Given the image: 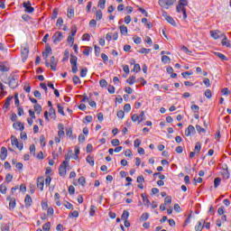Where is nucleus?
<instances>
[{
	"instance_id": "36",
	"label": "nucleus",
	"mask_w": 231,
	"mask_h": 231,
	"mask_svg": "<svg viewBox=\"0 0 231 231\" xmlns=\"http://www.w3.org/2000/svg\"><path fill=\"white\" fill-rule=\"evenodd\" d=\"M7 190H8V188H6V184L3 183L0 185V192L2 194H6Z\"/></svg>"
},
{
	"instance_id": "61",
	"label": "nucleus",
	"mask_w": 231,
	"mask_h": 231,
	"mask_svg": "<svg viewBox=\"0 0 231 231\" xmlns=\"http://www.w3.org/2000/svg\"><path fill=\"white\" fill-rule=\"evenodd\" d=\"M191 111H193L194 113H199V106L198 105H192Z\"/></svg>"
},
{
	"instance_id": "32",
	"label": "nucleus",
	"mask_w": 231,
	"mask_h": 231,
	"mask_svg": "<svg viewBox=\"0 0 231 231\" xmlns=\"http://www.w3.org/2000/svg\"><path fill=\"white\" fill-rule=\"evenodd\" d=\"M33 107H34V111L38 113V115H41V113L42 112V106L39 104H36L33 106Z\"/></svg>"
},
{
	"instance_id": "53",
	"label": "nucleus",
	"mask_w": 231,
	"mask_h": 231,
	"mask_svg": "<svg viewBox=\"0 0 231 231\" xmlns=\"http://www.w3.org/2000/svg\"><path fill=\"white\" fill-rule=\"evenodd\" d=\"M67 15H68L69 19H71L72 17L75 16V11L73 9H69Z\"/></svg>"
},
{
	"instance_id": "17",
	"label": "nucleus",
	"mask_w": 231,
	"mask_h": 231,
	"mask_svg": "<svg viewBox=\"0 0 231 231\" xmlns=\"http://www.w3.org/2000/svg\"><path fill=\"white\" fill-rule=\"evenodd\" d=\"M58 129H59V131H58V136H59L60 138H64V136H65V133H64V125H63V124H59V125H58Z\"/></svg>"
},
{
	"instance_id": "24",
	"label": "nucleus",
	"mask_w": 231,
	"mask_h": 231,
	"mask_svg": "<svg viewBox=\"0 0 231 231\" xmlns=\"http://www.w3.org/2000/svg\"><path fill=\"white\" fill-rule=\"evenodd\" d=\"M0 71L2 73H6V72L10 71V68L6 67V65H5V63L0 62Z\"/></svg>"
},
{
	"instance_id": "40",
	"label": "nucleus",
	"mask_w": 231,
	"mask_h": 231,
	"mask_svg": "<svg viewBox=\"0 0 231 231\" xmlns=\"http://www.w3.org/2000/svg\"><path fill=\"white\" fill-rule=\"evenodd\" d=\"M215 55L221 59V60H228V59L221 52H215Z\"/></svg>"
},
{
	"instance_id": "14",
	"label": "nucleus",
	"mask_w": 231,
	"mask_h": 231,
	"mask_svg": "<svg viewBox=\"0 0 231 231\" xmlns=\"http://www.w3.org/2000/svg\"><path fill=\"white\" fill-rule=\"evenodd\" d=\"M194 133H196V128L194 125H189L185 130V136H190V134H194Z\"/></svg>"
},
{
	"instance_id": "50",
	"label": "nucleus",
	"mask_w": 231,
	"mask_h": 231,
	"mask_svg": "<svg viewBox=\"0 0 231 231\" xmlns=\"http://www.w3.org/2000/svg\"><path fill=\"white\" fill-rule=\"evenodd\" d=\"M206 98H212V90L210 89H206L205 93H204Z\"/></svg>"
},
{
	"instance_id": "62",
	"label": "nucleus",
	"mask_w": 231,
	"mask_h": 231,
	"mask_svg": "<svg viewBox=\"0 0 231 231\" xmlns=\"http://www.w3.org/2000/svg\"><path fill=\"white\" fill-rule=\"evenodd\" d=\"M99 86H100L101 88H106V86H107V80H106V79H101V80L99 81Z\"/></svg>"
},
{
	"instance_id": "20",
	"label": "nucleus",
	"mask_w": 231,
	"mask_h": 231,
	"mask_svg": "<svg viewBox=\"0 0 231 231\" xmlns=\"http://www.w3.org/2000/svg\"><path fill=\"white\" fill-rule=\"evenodd\" d=\"M68 166H64L62 164H60V168H59V174L60 176H61L62 178H64L66 176L67 173V169Z\"/></svg>"
},
{
	"instance_id": "27",
	"label": "nucleus",
	"mask_w": 231,
	"mask_h": 231,
	"mask_svg": "<svg viewBox=\"0 0 231 231\" xmlns=\"http://www.w3.org/2000/svg\"><path fill=\"white\" fill-rule=\"evenodd\" d=\"M54 199L56 201V205L57 207H60V194H59V192H56L54 195Z\"/></svg>"
},
{
	"instance_id": "23",
	"label": "nucleus",
	"mask_w": 231,
	"mask_h": 231,
	"mask_svg": "<svg viewBox=\"0 0 231 231\" xmlns=\"http://www.w3.org/2000/svg\"><path fill=\"white\" fill-rule=\"evenodd\" d=\"M14 99V96H9L6 97L4 107L5 109H10V102Z\"/></svg>"
},
{
	"instance_id": "29",
	"label": "nucleus",
	"mask_w": 231,
	"mask_h": 231,
	"mask_svg": "<svg viewBox=\"0 0 231 231\" xmlns=\"http://www.w3.org/2000/svg\"><path fill=\"white\" fill-rule=\"evenodd\" d=\"M122 221H126L129 219V211L124 210L122 216H121Z\"/></svg>"
},
{
	"instance_id": "63",
	"label": "nucleus",
	"mask_w": 231,
	"mask_h": 231,
	"mask_svg": "<svg viewBox=\"0 0 231 231\" xmlns=\"http://www.w3.org/2000/svg\"><path fill=\"white\" fill-rule=\"evenodd\" d=\"M117 116L121 119L124 118L125 116V112H124V110L117 111Z\"/></svg>"
},
{
	"instance_id": "11",
	"label": "nucleus",
	"mask_w": 231,
	"mask_h": 231,
	"mask_svg": "<svg viewBox=\"0 0 231 231\" xmlns=\"http://www.w3.org/2000/svg\"><path fill=\"white\" fill-rule=\"evenodd\" d=\"M28 53H30V51L28 50V48L23 47L21 49V55H22L23 62H26V60L28 59Z\"/></svg>"
},
{
	"instance_id": "1",
	"label": "nucleus",
	"mask_w": 231,
	"mask_h": 231,
	"mask_svg": "<svg viewBox=\"0 0 231 231\" xmlns=\"http://www.w3.org/2000/svg\"><path fill=\"white\" fill-rule=\"evenodd\" d=\"M7 84L11 89H16L19 87V76L10 74Z\"/></svg>"
},
{
	"instance_id": "44",
	"label": "nucleus",
	"mask_w": 231,
	"mask_h": 231,
	"mask_svg": "<svg viewBox=\"0 0 231 231\" xmlns=\"http://www.w3.org/2000/svg\"><path fill=\"white\" fill-rule=\"evenodd\" d=\"M50 228H51V223L47 222L42 226L43 231H50Z\"/></svg>"
},
{
	"instance_id": "3",
	"label": "nucleus",
	"mask_w": 231,
	"mask_h": 231,
	"mask_svg": "<svg viewBox=\"0 0 231 231\" xmlns=\"http://www.w3.org/2000/svg\"><path fill=\"white\" fill-rule=\"evenodd\" d=\"M145 120V112L142 111L140 115L134 114L132 115V122H137L138 124L143 122Z\"/></svg>"
},
{
	"instance_id": "59",
	"label": "nucleus",
	"mask_w": 231,
	"mask_h": 231,
	"mask_svg": "<svg viewBox=\"0 0 231 231\" xmlns=\"http://www.w3.org/2000/svg\"><path fill=\"white\" fill-rule=\"evenodd\" d=\"M162 60L164 62V64H167V63L171 62V58H169V56L163 55L162 57Z\"/></svg>"
},
{
	"instance_id": "35",
	"label": "nucleus",
	"mask_w": 231,
	"mask_h": 231,
	"mask_svg": "<svg viewBox=\"0 0 231 231\" xmlns=\"http://www.w3.org/2000/svg\"><path fill=\"white\" fill-rule=\"evenodd\" d=\"M57 15H59V9L58 8H54L52 10V14L51 16V19H52L53 21H55V19L57 18Z\"/></svg>"
},
{
	"instance_id": "28",
	"label": "nucleus",
	"mask_w": 231,
	"mask_h": 231,
	"mask_svg": "<svg viewBox=\"0 0 231 231\" xmlns=\"http://www.w3.org/2000/svg\"><path fill=\"white\" fill-rule=\"evenodd\" d=\"M119 30H120V32H121L122 35H127V32H128L127 26L120 25Z\"/></svg>"
},
{
	"instance_id": "37",
	"label": "nucleus",
	"mask_w": 231,
	"mask_h": 231,
	"mask_svg": "<svg viewBox=\"0 0 231 231\" xmlns=\"http://www.w3.org/2000/svg\"><path fill=\"white\" fill-rule=\"evenodd\" d=\"M138 51H139V53H142L143 55H147V54L151 53V49L141 48Z\"/></svg>"
},
{
	"instance_id": "10",
	"label": "nucleus",
	"mask_w": 231,
	"mask_h": 231,
	"mask_svg": "<svg viewBox=\"0 0 231 231\" xmlns=\"http://www.w3.org/2000/svg\"><path fill=\"white\" fill-rule=\"evenodd\" d=\"M62 39H64V35H62V32H60L59 31L56 32L52 36L54 44H57V42H60V41H62Z\"/></svg>"
},
{
	"instance_id": "46",
	"label": "nucleus",
	"mask_w": 231,
	"mask_h": 231,
	"mask_svg": "<svg viewBox=\"0 0 231 231\" xmlns=\"http://www.w3.org/2000/svg\"><path fill=\"white\" fill-rule=\"evenodd\" d=\"M172 203V197L167 196L164 199V205H171Z\"/></svg>"
},
{
	"instance_id": "6",
	"label": "nucleus",
	"mask_w": 231,
	"mask_h": 231,
	"mask_svg": "<svg viewBox=\"0 0 231 231\" xmlns=\"http://www.w3.org/2000/svg\"><path fill=\"white\" fill-rule=\"evenodd\" d=\"M176 3V0H159V5L162 8L169 9V6H172Z\"/></svg>"
},
{
	"instance_id": "52",
	"label": "nucleus",
	"mask_w": 231,
	"mask_h": 231,
	"mask_svg": "<svg viewBox=\"0 0 231 231\" xmlns=\"http://www.w3.org/2000/svg\"><path fill=\"white\" fill-rule=\"evenodd\" d=\"M147 219H149V213H143L140 217V221H147Z\"/></svg>"
},
{
	"instance_id": "48",
	"label": "nucleus",
	"mask_w": 231,
	"mask_h": 231,
	"mask_svg": "<svg viewBox=\"0 0 231 231\" xmlns=\"http://www.w3.org/2000/svg\"><path fill=\"white\" fill-rule=\"evenodd\" d=\"M194 151L196 152L199 153V152L201 151V143H199V142L196 143Z\"/></svg>"
},
{
	"instance_id": "8",
	"label": "nucleus",
	"mask_w": 231,
	"mask_h": 231,
	"mask_svg": "<svg viewBox=\"0 0 231 231\" xmlns=\"http://www.w3.org/2000/svg\"><path fill=\"white\" fill-rule=\"evenodd\" d=\"M23 6L25 9L26 14H33L35 12V8L32 6V2L30 1L23 2Z\"/></svg>"
},
{
	"instance_id": "47",
	"label": "nucleus",
	"mask_w": 231,
	"mask_h": 231,
	"mask_svg": "<svg viewBox=\"0 0 231 231\" xmlns=\"http://www.w3.org/2000/svg\"><path fill=\"white\" fill-rule=\"evenodd\" d=\"M134 80H136V77L132 76L128 79H126L127 84H130V86H133L134 84Z\"/></svg>"
},
{
	"instance_id": "13",
	"label": "nucleus",
	"mask_w": 231,
	"mask_h": 231,
	"mask_svg": "<svg viewBox=\"0 0 231 231\" xmlns=\"http://www.w3.org/2000/svg\"><path fill=\"white\" fill-rule=\"evenodd\" d=\"M51 55V47L50 45L45 46V51L42 52V57L45 60H48V57Z\"/></svg>"
},
{
	"instance_id": "45",
	"label": "nucleus",
	"mask_w": 231,
	"mask_h": 231,
	"mask_svg": "<svg viewBox=\"0 0 231 231\" xmlns=\"http://www.w3.org/2000/svg\"><path fill=\"white\" fill-rule=\"evenodd\" d=\"M97 212V208L94 206V205H92L91 207H90V211H89V216L91 217H93L94 216H95V213Z\"/></svg>"
},
{
	"instance_id": "25",
	"label": "nucleus",
	"mask_w": 231,
	"mask_h": 231,
	"mask_svg": "<svg viewBox=\"0 0 231 231\" xmlns=\"http://www.w3.org/2000/svg\"><path fill=\"white\" fill-rule=\"evenodd\" d=\"M66 135L69 136V138H70V140H75V137L73 136V128H67Z\"/></svg>"
},
{
	"instance_id": "4",
	"label": "nucleus",
	"mask_w": 231,
	"mask_h": 231,
	"mask_svg": "<svg viewBox=\"0 0 231 231\" xmlns=\"http://www.w3.org/2000/svg\"><path fill=\"white\" fill-rule=\"evenodd\" d=\"M185 5H178L176 7V12H178V14H182V19L183 21L187 20V9L185 8Z\"/></svg>"
},
{
	"instance_id": "26",
	"label": "nucleus",
	"mask_w": 231,
	"mask_h": 231,
	"mask_svg": "<svg viewBox=\"0 0 231 231\" xmlns=\"http://www.w3.org/2000/svg\"><path fill=\"white\" fill-rule=\"evenodd\" d=\"M93 51L92 47H85V50L83 51V55H86V57H89V54Z\"/></svg>"
},
{
	"instance_id": "51",
	"label": "nucleus",
	"mask_w": 231,
	"mask_h": 231,
	"mask_svg": "<svg viewBox=\"0 0 231 231\" xmlns=\"http://www.w3.org/2000/svg\"><path fill=\"white\" fill-rule=\"evenodd\" d=\"M78 182L79 183V185H82V187H84V185H86V178H84L83 176L79 177Z\"/></svg>"
},
{
	"instance_id": "19",
	"label": "nucleus",
	"mask_w": 231,
	"mask_h": 231,
	"mask_svg": "<svg viewBox=\"0 0 231 231\" xmlns=\"http://www.w3.org/2000/svg\"><path fill=\"white\" fill-rule=\"evenodd\" d=\"M205 228V220H199L198 225L195 226L196 231H202Z\"/></svg>"
},
{
	"instance_id": "57",
	"label": "nucleus",
	"mask_w": 231,
	"mask_h": 231,
	"mask_svg": "<svg viewBox=\"0 0 231 231\" xmlns=\"http://www.w3.org/2000/svg\"><path fill=\"white\" fill-rule=\"evenodd\" d=\"M12 180H14V176L10 173H7L6 176H5L6 183H10V181H12Z\"/></svg>"
},
{
	"instance_id": "30",
	"label": "nucleus",
	"mask_w": 231,
	"mask_h": 231,
	"mask_svg": "<svg viewBox=\"0 0 231 231\" xmlns=\"http://www.w3.org/2000/svg\"><path fill=\"white\" fill-rule=\"evenodd\" d=\"M86 160H87V163H89V165H91V167H93L95 165V159L93 157H91L90 155L87 156Z\"/></svg>"
},
{
	"instance_id": "60",
	"label": "nucleus",
	"mask_w": 231,
	"mask_h": 231,
	"mask_svg": "<svg viewBox=\"0 0 231 231\" xmlns=\"http://www.w3.org/2000/svg\"><path fill=\"white\" fill-rule=\"evenodd\" d=\"M69 164V155H66L65 161L63 162V163H61V165L68 167Z\"/></svg>"
},
{
	"instance_id": "33",
	"label": "nucleus",
	"mask_w": 231,
	"mask_h": 231,
	"mask_svg": "<svg viewBox=\"0 0 231 231\" xmlns=\"http://www.w3.org/2000/svg\"><path fill=\"white\" fill-rule=\"evenodd\" d=\"M210 35L213 39H219V31H210Z\"/></svg>"
},
{
	"instance_id": "64",
	"label": "nucleus",
	"mask_w": 231,
	"mask_h": 231,
	"mask_svg": "<svg viewBox=\"0 0 231 231\" xmlns=\"http://www.w3.org/2000/svg\"><path fill=\"white\" fill-rule=\"evenodd\" d=\"M137 183H145V179L143 178V175H140L137 177Z\"/></svg>"
},
{
	"instance_id": "58",
	"label": "nucleus",
	"mask_w": 231,
	"mask_h": 231,
	"mask_svg": "<svg viewBox=\"0 0 231 231\" xmlns=\"http://www.w3.org/2000/svg\"><path fill=\"white\" fill-rule=\"evenodd\" d=\"M88 75V68H83L81 70H80V77L84 78Z\"/></svg>"
},
{
	"instance_id": "7",
	"label": "nucleus",
	"mask_w": 231,
	"mask_h": 231,
	"mask_svg": "<svg viewBox=\"0 0 231 231\" xmlns=\"http://www.w3.org/2000/svg\"><path fill=\"white\" fill-rule=\"evenodd\" d=\"M11 143L12 145H15V147L19 149V151H23L24 147L23 143H19V140L17 139V137H15V135L11 136Z\"/></svg>"
},
{
	"instance_id": "16",
	"label": "nucleus",
	"mask_w": 231,
	"mask_h": 231,
	"mask_svg": "<svg viewBox=\"0 0 231 231\" xmlns=\"http://www.w3.org/2000/svg\"><path fill=\"white\" fill-rule=\"evenodd\" d=\"M37 187L40 190H44V177H38Z\"/></svg>"
},
{
	"instance_id": "55",
	"label": "nucleus",
	"mask_w": 231,
	"mask_h": 231,
	"mask_svg": "<svg viewBox=\"0 0 231 231\" xmlns=\"http://www.w3.org/2000/svg\"><path fill=\"white\" fill-rule=\"evenodd\" d=\"M1 230L2 231H10V226H8V224H2Z\"/></svg>"
},
{
	"instance_id": "2",
	"label": "nucleus",
	"mask_w": 231,
	"mask_h": 231,
	"mask_svg": "<svg viewBox=\"0 0 231 231\" xmlns=\"http://www.w3.org/2000/svg\"><path fill=\"white\" fill-rule=\"evenodd\" d=\"M45 60L46 68H51L52 71H57V64H59V61L55 59V56L51 57V63L48 62V60Z\"/></svg>"
},
{
	"instance_id": "22",
	"label": "nucleus",
	"mask_w": 231,
	"mask_h": 231,
	"mask_svg": "<svg viewBox=\"0 0 231 231\" xmlns=\"http://www.w3.org/2000/svg\"><path fill=\"white\" fill-rule=\"evenodd\" d=\"M141 198H143V203H144V205H147V207L151 205V200H149V197H147V194L142 193Z\"/></svg>"
},
{
	"instance_id": "41",
	"label": "nucleus",
	"mask_w": 231,
	"mask_h": 231,
	"mask_svg": "<svg viewBox=\"0 0 231 231\" xmlns=\"http://www.w3.org/2000/svg\"><path fill=\"white\" fill-rule=\"evenodd\" d=\"M77 60H79V58L77 56L70 54V64L75 65L77 64Z\"/></svg>"
},
{
	"instance_id": "54",
	"label": "nucleus",
	"mask_w": 231,
	"mask_h": 231,
	"mask_svg": "<svg viewBox=\"0 0 231 231\" xmlns=\"http://www.w3.org/2000/svg\"><path fill=\"white\" fill-rule=\"evenodd\" d=\"M133 71H134L135 73H140V71H142V69L140 68V64H134Z\"/></svg>"
},
{
	"instance_id": "9",
	"label": "nucleus",
	"mask_w": 231,
	"mask_h": 231,
	"mask_svg": "<svg viewBox=\"0 0 231 231\" xmlns=\"http://www.w3.org/2000/svg\"><path fill=\"white\" fill-rule=\"evenodd\" d=\"M222 178L224 180H229L230 178V171H228V165L226 163L222 165Z\"/></svg>"
},
{
	"instance_id": "31",
	"label": "nucleus",
	"mask_w": 231,
	"mask_h": 231,
	"mask_svg": "<svg viewBox=\"0 0 231 231\" xmlns=\"http://www.w3.org/2000/svg\"><path fill=\"white\" fill-rule=\"evenodd\" d=\"M40 143L42 147H46V137L44 136V134H42L40 136Z\"/></svg>"
},
{
	"instance_id": "42",
	"label": "nucleus",
	"mask_w": 231,
	"mask_h": 231,
	"mask_svg": "<svg viewBox=\"0 0 231 231\" xmlns=\"http://www.w3.org/2000/svg\"><path fill=\"white\" fill-rule=\"evenodd\" d=\"M97 6L101 8V10H104L106 8V0H99Z\"/></svg>"
},
{
	"instance_id": "18",
	"label": "nucleus",
	"mask_w": 231,
	"mask_h": 231,
	"mask_svg": "<svg viewBox=\"0 0 231 231\" xmlns=\"http://www.w3.org/2000/svg\"><path fill=\"white\" fill-rule=\"evenodd\" d=\"M13 127L16 129V131H24V125L21 122L14 123Z\"/></svg>"
},
{
	"instance_id": "49",
	"label": "nucleus",
	"mask_w": 231,
	"mask_h": 231,
	"mask_svg": "<svg viewBox=\"0 0 231 231\" xmlns=\"http://www.w3.org/2000/svg\"><path fill=\"white\" fill-rule=\"evenodd\" d=\"M68 59H69V51L68 49L65 50L64 51V57L62 59V61H66L68 60Z\"/></svg>"
},
{
	"instance_id": "15",
	"label": "nucleus",
	"mask_w": 231,
	"mask_h": 231,
	"mask_svg": "<svg viewBox=\"0 0 231 231\" xmlns=\"http://www.w3.org/2000/svg\"><path fill=\"white\" fill-rule=\"evenodd\" d=\"M6 200L9 201V210H14L16 205L15 199L9 196L6 198Z\"/></svg>"
},
{
	"instance_id": "43",
	"label": "nucleus",
	"mask_w": 231,
	"mask_h": 231,
	"mask_svg": "<svg viewBox=\"0 0 231 231\" xmlns=\"http://www.w3.org/2000/svg\"><path fill=\"white\" fill-rule=\"evenodd\" d=\"M57 107H58V113H60V115H62V116H65L66 114L64 113V107H62L60 104H58Z\"/></svg>"
},
{
	"instance_id": "34",
	"label": "nucleus",
	"mask_w": 231,
	"mask_h": 231,
	"mask_svg": "<svg viewBox=\"0 0 231 231\" xmlns=\"http://www.w3.org/2000/svg\"><path fill=\"white\" fill-rule=\"evenodd\" d=\"M221 185V178L217 177L214 180V187L215 189H217V187H219Z\"/></svg>"
},
{
	"instance_id": "56",
	"label": "nucleus",
	"mask_w": 231,
	"mask_h": 231,
	"mask_svg": "<svg viewBox=\"0 0 231 231\" xmlns=\"http://www.w3.org/2000/svg\"><path fill=\"white\" fill-rule=\"evenodd\" d=\"M72 80H73L75 86H77V84H81L80 78H79L78 76H74L72 78Z\"/></svg>"
},
{
	"instance_id": "5",
	"label": "nucleus",
	"mask_w": 231,
	"mask_h": 231,
	"mask_svg": "<svg viewBox=\"0 0 231 231\" xmlns=\"http://www.w3.org/2000/svg\"><path fill=\"white\" fill-rule=\"evenodd\" d=\"M162 17H164L165 21H167L169 24H171V26H175V27L178 26V23H176V21L174 20V18L169 15L167 12L162 11Z\"/></svg>"
},
{
	"instance_id": "12",
	"label": "nucleus",
	"mask_w": 231,
	"mask_h": 231,
	"mask_svg": "<svg viewBox=\"0 0 231 231\" xmlns=\"http://www.w3.org/2000/svg\"><path fill=\"white\" fill-rule=\"evenodd\" d=\"M7 156H8V150L6 149V147L3 146L0 150V159L2 160V162H5Z\"/></svg>"
},
{
	"instance_id": "38",
	"label": "nucleus",
	"mask_w": 231,
	"mask_h": 231,
	"mask_svg": "<svg viewBox=\"0 0 231 231\" xmlns=\"http://www.w3.org/2000/svg\"><path fill=\"white\" fill-rule=\"evenodd\" d=\"M196 129H197L198 133H199V134L207 133V129L201 127V125H196Z\"/></svg>"
},
{
	"instance_id": "39",
	"label": "nucleus",
	"mask_w": 231,
	"mask_h": 231,
	"mask_svg": "<svg viewBox=\"0 0 231 231\" xmlns=\"http://www.w3.org/2000/svg\"><path fill=\"white\" fill-rule=\"evenodd\" d=\"M102 17H103L102 10L96 11L97 21H101Z\"/></svg>"
},
{
	"instance_id": "21",
	"label": "nucleus",
	"mask_w": 231,
	"mask_h": 231,
	"mask_svg": "<svg viewBox=\"0 0 231 231\" xmlns=\"http://www.w3.org/2000/svg\"><path fill=\"white\" fill-rule=\"evenodd\" d=\"M24 203H25L26 208L32 207V196L26 195L24 199Z\"/></svg>"
}]
</instances>
